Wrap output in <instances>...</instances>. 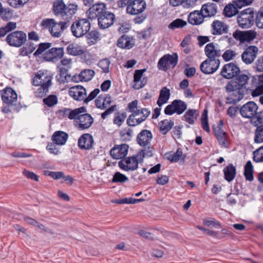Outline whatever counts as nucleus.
Returning <instances> with one entry per match:
<instances>
[{
    "label": "nucleus",
    "instance_id": "40",
    "mask_svg": "<svg viewBox=\"0 0 263 263\" xmlns=\"http://www.w3.org/2000/svg\"><path fill=\"white\" fill-rule=\"evenodd\" d=\"M174 122L171 120H164L160 123V131L163 135H165L174 126Z\"/></svg>",
    "mask_w": 263,
    "mask_h": 263
},
{
    "label": "nucleus",
    "instance_id": "15",
    "mask_svg": "<svg viewBox=\"0 0 263 263\" xmlns=\"http://www.w3.org/2000/svg\"><path fill=\"white\" fill-rule=\"evenodd\" d=\"M86 112V109L85 107L82 106L79 108L72 109L69 108H63L58 111V114L64 118H68L69 120H74L76 116L79 114H82Z\"/></svg>",
    "mask_w": 263,
    "mask_h": 263
},
{
    "label": "nucleus",
    "instance_id": "60",
    "mask_svg": "<svg viewBox=\"0 0 263 263\" xmlns=\"http://www.w3.org/2000/svg\"><path fill=\"white\" fill-rule=\"evenodd\" d=\"M110 65V61L108 59H105L100 61L98 63V66L101 68L103 71L105 73L109 72V67Z\"/></svg>",
    "mask_w": 263,
    "mask_h": 263
},
{
    "label": "nucleus",
    "instance_id": "46",
    "mask_svg": "<svg viewBox=\"0 0 263 263\" xmlns=\"http://www.w3.org/2000/svg\"><path fill=\"white\" fill-rule=\"evenodd\" d=\"M126 116V113L125 112L122 113H116L113 120L114 123L117 125L118 126H120L124 121Z\"/></svg>",
    "mask_w": 263,
    "mask_h": 263
},
{
    "label": "nucleus",
    "instance_id": "53",
    "mask_svg": "<svg viewBox=\"0 0 263 263\" xmlns=\"http://www.w3.org/2000/svg\"><path fill=\"white\" fill-rule=\"evenodd\" d=\"M183 153L181 148H178L175 153L170 154L168 159L172 162H176L182 157Z\"/></svg>",
    "mask_w": 263,
    "mask_h": 263
},
{
    "label": "nucleus",
    "instance_id": "32",
    "mask_svg": "<svg viewBox=\"0 0 263 263\" xmlns=\"http://www.w3.org/2000/svg\"><path fill=\"white\" fill-rule=\"evenodd\" d=\"M117 46L123 49H131L135 46L134 39L132 37L123 34L118 39Z\"/></svg>",
    "mask_w": 263,
    "mask_h": 263
},
{
    "label": "nucleus",
    "instance_id": "36",
    "mask_svg": "<svg viewBox=\"0 0 263 263\" xmlns=\"http://www.w3.org/2000/svg\"><path fill=\"white\" fill-rule=\"evenodd\" d=\"M230 94L226 99V104H235L241 100L245 94L243 92H240L237 90L232 91Z\"/></svg>",
    "mask_w": 263,
    "mask_h": 263
},
{
    "label": "nucleus",
    "instance_id": "17",
    "mask_svg": "<svg viewBox=\"0 0 263 263\" xmlns=\"http://www.w3.org/2000/svg\"><path fill=\"white\" fill-rule=\"evenodd\" d=\"M219 65V60H213L207 59L201 64L200 69L205 74H212L218 69Z\"/></svg>",
    "mask_w": 263,
    "mask_h": 263
},
{
    "label": "nucleus",
    "instance_id": "49",
    "mask_svg": "<svg viewBox=\"0 0 263 263\" xmlns=\"http://www.w3.org/2000/svg\"><path fill=\"white\" fill-rule=\"evenodd\" d=\"M128 180V178L125 175L120 172H116L112 179V182L114 183H124Z\"/></svg>",
    "mask_w": 263,
    "mask_h": 263
},
{
    "label": "nucleus",
    "instance_id": "45",
    "mask_svg": "<svg viewBox=\"0 0 263 263\" xmlns=\"http://www.w3.org/2000/svg\"><path fill=\"white\" fill-rule=\"evenodd\" d=\"M133 130L130 128L122 129L120 133L121 139L124 141H129L133 137Z\"/></svg>",
    "mask_w": 263,
    "mask_h": 263
},
{
    "label": "nucleus",
    "instance_id": "35",
    "mask_svg": "<svg viewBox=\"0 0 263 263\" xmlns=\"http://www.w3.org/2000/svg\"><path fill=\"white\" fill-rule=\"evenodd\" d=\"M171 96L170 90L166 87H163L160 91L157 104L159 107L166 103Z\"/></svg>",
    "mask_w": 263,
    "mask_h": 263
},
{
    "label": "nucleus",
    "instance_id": "29",
    "mask_svg": "<svg viewBox=\"0 0 263 263\" xmlns=\"http://www.w3.org/2000/svg\"><path fill=\"white\" fill-rule=\"evenodd\" d=\"M212 33L214 35H221L227 33L229 31V26L223 22L215 20L212 25Z\"/></svg>",
    "mask_w": 263,
    "mask_h": 263
},
{
    "label": "nucleus",
    "instance_id": "55",
    "mask_svg": "<svg viewBox=\"0 0 263 263\" xmlns=\"http://www.w3.org/2000/svg\"><path fill=\"white\" fill-rule=\"evenodd\" d=\"M255 22L259 28H263V7H261L258 13H255Z\"/></svg>",
    "mask_w": 263,
    "mask_h": 263
},
{
    "label": "nucleus",
    "instance_id": "54",
    "mask_svg": "<svg viewBox=\"0 0 263 263\" xmlns=\"http://www.w3.org/2000/svg\"><path fill=\"white\" fill-rule=\"evenodd\" d=\"M99 36L100 34L98 31L92 30L88 33L87 36L88 43L92 44H95L99 38Z\"/></svg>",
    "mask_w": 263,
    "mask_h": 263
},
{
    "label": "nucleus",
    "instance_id": "37",
    "mask_svg": "<svg viewBox=\"0 0 263 263\" xmlns=\"http://www.w3.org/2000/svg\"><path fill=\"white\" fill-rule=\"evenodd\" d=\"M224 179L228 182L232 181L235 177L236 170L235 167L232 164H229L223 170Z\"/></svg>",
    "mask_w": 263,
    "mask_h": 263
},
{
    "label": "nucleus",
    "instance_id": "26",
    "mask_svg": "<svg viewBox=\"0 0 263 263\" xmlns=\"http://www.w3.org/2000/svg\"><path fill=\"white\" fill-rule=\"evenodd\" d=\"M3 101L7 104H14L17 101V95L11 88H6L1 92Z\"/></svg>",
    "mask_w": 263,
    "mask_h": 263
},
{
    "label": "nucleus",
    "instance_id": "16",
    "mask_svg": "<svg viewBox=\"0 0 263 263\" xmlns=\"http://www.w3.org/2000/svg\"><path fill=\"white\" fill-rule=\"evenodd\" d=\"M240 72L239 68L235 64L230 63L223 66L220 74L224 78L230 79L237 76Z\"/></svg>",
    "mask_w": 263,
    "mask_h": 263
},
{
    "label": "nucleus",
    "instance_id": "59",
    "mask_svg": "<svg viewBox=\"0 0 263 263\" xmlns=\"http://www.w3.org/2000/svg\"><path fill=\"white\" fill-rule=\"evenodd\" d=\"M49 86H40L35 92V96L37 98L45 96L49 91Z\"/></svg>",
    "mask_w": 263,
    "mask_h": 263
},
{
    "label": "nucleus",
    "instance_id": "21",
    "mask_svg": "<svg viewBox=\"0 0 263 263\" xmlns=\"http://www.w3.org/2000/svg\"><path fill=\"white\" fill-rule=\"evenodd\" d=\"M146 71V69L136 70L134 74V85L133 88L135 89H139L143 87L147 82V78L143 77V73Z\"/></svg>",
    "mask_w": 263,
    "mask_h": 263
},
{
    "label": "nucleus",
    "instance_id": "41",
    "mask_svg": "<svg viewBox=\"0 0 263 263\" xmlns=\"http://www.w3.org/2000/svg\"><path fill=\"white\" fill-rule=\"evenodd\" d=\"M70 76L67 73V69L64 67H59V73L56 76L58 82L61 84H64L68 82V78Z\"/></svg>",
    "mask_w": 263,
    "mask_h": 263
},
{
    "label": "nucleus",
    "instance_id": "56",
    "mask_svg": "<svg viewBox=\"0 0 263 263\" xmlns=\"http://www.w3.org/2000/svg\"><path fill=\"white\" fill-rule=\"evenodd\" d=\"M51 46V44L49 43H43L39 45V47L34 53V56H39L46 49L49 48Z\"/></svg>",
    "mask_w": 263,
    "mask_h": 263
},
{
    "label": "nucleus",
    "instance_id": "13",
    "mask_svg": "<svg viewBox=\"0 0 263 263\" xmlns=\"http://www.w3.org/2000/svg\"><path fill=\"white\" fill-rule=\"evenodd\" d=\"M106 11H107L106 4L103 3H96L89 8L86 12V14L89 19L93 20L98 18Z\"/></svg>",
    "mask_w": 263,
    "mask_h": 263
},
{
    "label": "nucleus",
    "instance_id": "51",
    "mask_svg": "<svg viewBox=\"0 0 263 263\" xmlns=\"http://www.w3.org/2000/svg\"><path fill=\"white\" fill-rule=\"evenodd\" d=\"M44 103L48 107H52L58 103L57 96L51 95L43 99Z\"/></svg>",
    "mask_w": 263,
    "mask_h": 263
},
{
    "label": "nucleus",
    "instance_id": "28",
    "mask_svg": "<svg viewBox=\"0 0 263 263\" xmlns=\"http://www.w3.org/2000/svg\"><path fill=\"white\" fill-rule=\"evenodd\" d=\"M93 138L90 134H83L78 140V146L82 149H90L92 147Z\"/></svg>",
    "mask_w": 263,
    "mask_h": 263
},
{
    "label": "nucleus",
    "instance_id": "9",
    "mask_svg": "<svg viewBox=\"0 0 263 263\" xmlns=\"http://www.w3.org/2000/svg\"><path fill=\"white\" fill-rule=\"evenodd\" d=\"M178 56L177 53L165 54L160 58L158 63V68L159 70L166 71L170 66L173 67L176 66L177 64Z\"/></svg>",
    "mask_w": 263,
    "mask_h": 263
},
{
    "label": "nucleus",
    "instance_id": "11",
    "mask_svg": "<svg viewBox=\"0 0 263 263\" xmlns=\"http://www.w3.org/2000/svg\"><path fill=\"white\" fill-rule=\"evenodd\" d=\"M142 162L140 161V159L137 157V154L136 156L126 158L123 160L120 161L118 165L120 168L126 171H134L138 167V164Z\"/></svg>",
    "mask_w": 263,
    "mask_h": 263
},
{
    "label": "nucleus",
    "instance_id": "3",
    "mask_svg": "<svg viewBox=\"0 0 263 263\" xmlns=\"http://www.w3.org/2000/svg\"><path fill=\"white\" fill-rule=\"evenodd\" d=\"M249 77L248 75L241 74L237 75L235 80L230 81L225 86V89L227 92L237 90L244 94L247 91L246 85L247 84Z\"/></svg>",
    "mask_w": 263,
    "mask_h": 263
},
{
    "label": "nucleus",
    "instance_id": "39",
    "mask_svg": "<svg viewBox=\"0 0 263 263\" xmlns=\"http://www.w3.org/2000/svg\"><path fill=\"white\" fill-rule=\"evenodd\" d=\"M67 52L73 56L81 55L84 53V50L81 46L76 44H70L66 48Z\"/></svg>",
    "mask_w": 263,
    "mask_h": 263
},
{
    "label": "nucleus",
    "instance_id": "61",
    "mask_svg": "<svg viewBox=\"0 0 263 263\" xmlns=\"http://www.w3.org/2000/svg\"><path fill=\"white\" fill-rule=\"evenodd\" d=\"M138 101L137 100L129 103L127 107L129 111L132 112V114H134L135 112H140L141 109L138 108Z\"/></svg>",
    "mask_w": 263,
    "mask_h": 263
},
{
    "label": "nucleus",
    "instance_id": "23",
    "mask_svg": "<svg viewBox=\"0 0 263 263\" xmlns=\"http://www.w3.org/2000/svg\"><path fill=\"white\" fill-rule=\"evenodd\" d=\"M233 36L236 40L240 41L241 43L249 42L256 37V32L252 30L245 31H236L233 33Z\"/></svg>",
    "mask_w": 263,
    "mask_h": 263
},
{
    "label": "nucleus",
    "instance_id": "30",
    "mask_svg": "<svg viewBox=\"0 0 263 263\" xmlns=\"http://www.w3.org/2000/svg\"><path fill=\"white\" fill-rule=\"evenodd\" d=\"M153 138L151 132L147 129H143L138 135L137 141L141 146H145L150 143Z\"/></svg>",
    "mask_w": 263,
    "mask_h": 263
},
{
    "label": "nucleus",
    "instance_id": "24",
    "mask_svg": "<svg viewBox=\"0 0 263 263\" xmlns=\"http://www.w3.org/2000/svg\"><path fill=\"white\" fill-rule=\"evenodd\" d=\"M69 96L74 100L84 101L86 96V90L81 85H76L69 89Z\"/></svg>",
    "mask_w": 263,
    "mask_h": 263
},
{
    "label": "nucleus",
    "instance_id": "4",
    "mask_svg": "<svg viewBox=\"0 0 263 263\" xmlns=\"http://www.w3.org/2000/svg\"><path fill=\"white\" fill-rule=\"evenodd\" d=\"M91 24L87 18H80L74 21L70 26L72 34L79 38L86 34L90 29Z\"/></svg>",
    "mask_w": 263,
    "mask_h": 263
},
{
    "label": "nucleus",
    "instance_id": "43",
    "mask_svg": "<svg viewBox=\"0 0 263 263\" xmlns=\"http://www.w3.org/2000/svg\"><path fill=\"white\" fill-rule=\"evenodd\" d=\"M238 8L234 3V4H228L224 9L223 13L226 16L231 17L238 13Z\"/></svg>",
    "mask_w": 263,
    "mask_h": 263
},
{
    "label": "nucleus",
    "instance_id": "8",
    "mask_svg": "<svg viewBox=\"0 0 263 263\" xmlns=\"http://www.w3.org/2000/svg\"><path fill=\"white\" fill-rule=\"evenodd\" d=\"M187 107L185 102L181 100H175L165 108L164 112L165 115L169 116L175 113L181 115L187 109Z\"/></svg>",
    "mask_w": 263,
    "mask_h": 263
},
{
    "label": "nucleus",
    "instance_id": "25",
    "mask_svg": "<svg viewBox=\"0 0 263 263\" xmlns=\"http://www.w3.org/2000/svg\"><path fill=\"white\" fill-rule=\"evenodd\" d=\"M128 145L126 144L116 145L110 151L111 157L115 159L124 158L127 154Z\"/></svg>",
    "mask_w": 263,
    "mask_h": 263
},
{
    "label": "nucleus",
    "instance_id": "7",
    "mask_svg": "<svg viewBox=\"0 0 263 263\" xmlns=\"http://www.w3.org/2000/svg\"><path fill=\"white\" fill-rule=\"evenodd\" d=\"M26 34L23 31H15L9 34L6 39L7 43L11 46L21 47L26 41Z\"/></svg>",
    "mask_w": 263,
    "mask_h": 263
},
{
    "label": "nucleus",
    "instance_id": "63",
    "mask_svg": "<svg viewBox=\"0 0 263 263\" xmlns=\"http://www.w3.org/2000/svg\"><path fill=\"white\" fill-rule=\"evenodd\" d=\"M23 174L27 179H31L35 181H39V176L32 172H30L28 170H25L23 172Z\"/></svg>",
    "mask_w": 263,
    "mask_h": 263
},
{
    "label": "nucleus",
    "instance_id": "33",
    "mask_svg": "<svg viewBox=\"0 0 263 263\" xmlns=\"http://www.w3.org/2000/svg\"><path fill=\"white\" fill-rule=\"evenodd\" d=\"M200 10L205 17H212L217 13V7L216 4H205L202 6Z\"/></svg>",
    "mask_w": 263,
    "mask_h": 263
},
{
    "label": "nucleus",
    "instance_id": "47",
    "mask_svg": "<svg viewBox=\"0 0 263 263\" xmlns=\"http://www.w3.org/2000/svg\"><path fill=\"white\" fill-rule=\"evenodd\" d=\"M95 71L91 69H85L80 72V76L83 81L91 80L95 76Z\"/></svg>",
    "mask_w": 263,
    "mask_h": 263
},
{
    "label": "nucleus",
    "instance_id": "57",
    "mask_svg": "<svg viewBox=\"0 0 263 263\" xmlns=\"http://www.w3.org/2000/svg\"><path fill=\"white\" fill-rule=\"evenodd\" d=\"M253 160L256 162H263V146L254 152Z\"/></svg>",
    "mask_w": 263,
    "mask_h": 263
},
{
    "label": "nucleus",
    "instance_id": "48",
    "mask_svg": "<svg viewBox=\"0 0 263 263\" xmlns=\"http://www.w3.org/2000/svg\"><path fill=\"white\" fill-rule=\"evenodd\" d=\"M154 148L152 146H148L147 149L141 150L137 154V157L140 159V161H143V158L145 156L151 157L153 155Z\"/></svg>",
    "mask_w": 263,
    "mask_h": 263
},
{
    "label": "nucleus",
    "instance_id": "44",
    "mask_svg": "<svg viewBox=\"0 0 263 263\" xmlns=\"http://www.w3.org/2000/svg\"><path fill=\"white\" fill-rule=\"evenodd\" d=\"M187 25L186 21L180 18H177L171 23L168 25V28L174 30L176 28H181Z\"/></svg>",
    "mask_w": 263,
    "mask_h": 263
},
{
    "label": "nucleus",
    "instance_id": "18",
    "mask_svg": "<svg viewBox=\"0 0 263 263\" xmlns=\"http://www.w3.org/2000/svg\"><path fill=\"white\" fill-rule=\"evenodd\" d=\"M258 51L255 46L248 47L241 54V60L247 65L252 64L256 59Z\"/></svg>",
    "mask_w": 263,
    "mask_h": 263
},
{
    "label": "nucleus",
    "instance_id": "2",
    "mask_svg": "<svg viewBox=\"0 0 263 263\" xmlns=\"http://www.w3.org/2000/svg\"><path fill=\"white\" fill-rule=\"evenodd\" d=\"M69 22L65 20L57 22L53 18H44L41 21L40 25L44 29H48L52 36L60 37L68 27Z\"/></svg>",
    "mask_w": 263,
    "mask_h": 263
},
{
    "label": "nucleus",
    "instance_id": "34",
    "mask_svg": "<svg viewBox=\"0 0 263 263\" xmlns=\"http://www.w3.org/2000/svg\"><path fill=\"white\" fill-rule=\"evenodd\" d=\"M68 135L67 133L62 131L55 132L52 137V140L57 145H64L66 142Z\"/></svg>",
    "mask_w": 263,
    "mask_h": 263
},
{
    "label": "nucleus",
    "instance_id": "52",
    "mask_svg": "<svg viewBox=\"0 0 263 263\" xmlns=\"http://www.w3.org/2000/svg\"><path fill=\"white\" fill-rule=\"evenodd\" d=\"M197 228L199 230L203 231L204 233L208 235L216 238L218 239H221L224 238L223 236L219 235V234H218V233L217 232L205 229V228H204L201 226H197Z\"/></svg>",
    "mask_w": 263,
    "mask_h": 263
},
{
    "label": "nucleus",
    "instance_id": "50",
    "mask_svg": "<svg viewBox=\"0 0 263 263\" xmlns=\"http://www.w3.org/2000/svg\"><path fill=\"white\" fill-rule=\"evenodd\" d=\"M254 142L257 143L263 142V124L258 126L256 129Z\"/></svg>",
    "mask_w": 263,
    "mask_h": 263
},
{
    "label": "nucleus",
    "instance_id": "38",
    "mask_svg": "<svg viewBox=\"0 0 263 263\" xmlns=\"http://www.w3.org/2000/svg\"><path fill=\"white\" fill-rule=\"evenodd\" d=\"M198 116V112L197 109H189L184 115L183 118L186 122L193 125L194 124Z\"/></svg>",
    "mask_w": 263,
    "mask_h": 263
},
{
    "label": "nucleus",
    "instance_id": "1",
    "mask_svg": "<svg viewBox=\"0 0 263 263\" xmlns=\"http://www.w3.org/2000/svg\"><path fill=\"white\" fill-rule=\"evenodd\" d=\"M77 10V5L70 4L66 6L63 0H55L53 3V14L61 16L63 20L70 21Z\"/></svg>",
    "mask_w": 263,
    "mask_h": 263
},
{
    "label": "nucleus",
    "instance_id": "20",
    "mask_svg": "<svg viewBox=\"0 0 263 263\" xmlns=\"http://www.w3.org/2000/svg\"><path fill=\"white\" fill-rule=\"evenodd\" d=\"M258 109V106L254 102L250 101L244 104L240 109V112L243 117L251 118L253 117Z\"/></svg>",
    "mask_w": 263,
    "mask_h": 263
},
{
    "label": "nucleus",
    "instance_id": "42",
    "mask_svg": "<svg viewBox=\"0 0 263 263\" xmlns=\"http://www.w3.org/2000/svg\"><path fill=\"white\" fill-rule=\"evenodd\" d=\"M244 175L246 180L250 181L253 180V167L251 161H248L245 166Z\"/></svg>",
    "mask_w": 263,
    "mask_h": 263
},
{
    "label": "nucleus",
    "instance_id": "12",
    "mask_svg": "<svg viewBox=\"0 0 263 263\" xmlns=\"http://www.w3.org/2000/svg\"><path fill=\"white\" fill-rule=\"evenodd\" d=\"M52 77L47 72L39 71L33 78L32 83L34 86H50Z\"/></svg>",
    "mask_w": 263,
    "mask_h": 263
},
{
    "label": "nucleus",
    "instance_id": "19",
    "mask_svg": "<svg viewBox=\"0 0 263 263\" xmlns=\"http://www.w3.org/2000/svg\"><path fill=\"white\" fill-rule=\"evenodd\" d=\"M115 20V14L107 11L98 18V26L102 29L108 28L114 24Z\"/></svg>",
    "mask_w": 263,
    "mask_h": 263
},
{
    "label": "nucleus",
    "instance_id": "5",
    "mask_svg": "<svg viewBox=\"0 0 263 263\" xmlns=\"http://www.w3.org/2000/svg\"><path fill=\"white\" fill-rule=\"evenodd\" d=\"M255 16V13L252 8H248L241 11L237 16L238 25L242 28L250 27L254 24Z\"/></svg>",
    "mask_w": 263,
    "mask_h": 263
},
{
    "label": "nucleus",
    "instance_id": "6",
    "mask_svg": "<svg viewBox=\"0 0 263 263\" xmlns=\"http://www.w3.org/2000/svg\"><path fill=\"white\" fill-rule=\"evenodd\" d=\"M151 110L146 108L141 109L140 112H135L127 119V124L129 126H136L144 122L150 115Z\"/></svg>",
    "mask_w": 263,
    "mask_h": 263
},
{
    "label": "nucleus",
    "instance_id": "22",
    "mask_svg": "<svg viewBox=\"0 0 263 263\" xmlns=\"http://www.w3.org/2000/svg\"><path fill=\"white\" fill-rule=\"evenodd\" d=\"M205 54L208 59L211 60H219V58L221 56V51L218 48L217 44L214 43L208 44L204 48Z\"/></svg>",
    "mask_w": 263,
    "mask_h": 263
},
{
    "label": "nucleus",
    "instance_id": "58",
    "mask_svg": "<svg viewBox=\"0 0 263 263\" xmlns=\"http://www.w3.org/2000/svg\"><path fill=\"white\" fill-rule=\"evenodd\" d=\"M237 54L234 50L228 49L224 51L222 57L225 61H229L233 60L236 56Z\"/></svg>",
    "mask_w": 263,
    "mask_h": 263
},
{
    "label": "nucleus",
    "instance_id": "27",
    "mask_svg": "<svg viewBox=\"0 0 263 263\" xmlns=\"http://www.w3.org/2000/svg\"><path fill=\"white\" fill-rule=\"evenodd\" d=\"M64 48L53 47L49 49L45 53L44 58L48 61L54 62L61 59L64 55Z\"/></svg>",
    "mask_w": 263,
    "mask_h": 263
},
{
    "label": "nucleus",
    "instance_id": "14",
    "mask_svg": "<svg viewBox=\"0 0 263 263\" xmlns=\"http://www.w3.org/2000/svg\"><path fill=\"white\" fill-rule=\"evenodd\" d=\"M146 8V3L144 0H132L126 11L129 14L137 15L143 12Z\"/></svg>",
    "mask_w": 263,
    "mask_h": 263
},
{
    "label": "nucleus",
    "instance_id": "10",
    "mask_svg": "<svg viewBox=\"0 0 263 263\" xmlns=\"http://www.w3.org/2000/svg\"><path fill=\"white\" fill-rule=\"evenodd\" d=\"M77 128L79 130L89 128L93 123V119L90 115L85 112L79 114L74 121Z\"/></svg>",
    "mask_w": 263,
    "mask_h": 263
},
{
    "label": "nucleus",
    "instance_id": "31",
    "mask_svg": "<svg viewBox=\"0 0 263 263\" xmlns=\"http://www.w3.org/2000/svg\"><path fill=\"white\" fill-rule=\"evenodd\" d=\"M204 18L205 17L201 10H195L190 13L187 20L190 24L193 25H199L203 22Z\"/></svg>",
    "mask_w": 263,
    "mask_h": 263
},
{
    "label": "nucleus",
    "instance_id": "64",
    "mask_svg": "<svg viewBox=\"0 0 263 263\" xmlns=\"http://www.w3.org/2000/svg\"><path fill=\"white\" fill-rule=\"evenodd\" d=\"M5 11L0 15L2 19L4 21H8L10 19L13 15V12L10 9H4Z\"/></svg>",
    "mask_w": 263,
    "mask_h": 263
},
{
    "label": "nucleus",
    "instance_id": "62",
    "mask_svg": "<svg viewBox=\"0 0 263 263\" xmlns=\"http://www.w3.org/2000/svg\"><path fill=\"white\" fill-rule=\"evenodd\" d=\"M29 0H8L9 5L14 8H18L26 4Z\"/></svg>",
    "mask_w": 263,
    "mask_h": 263
}]
</instances>
